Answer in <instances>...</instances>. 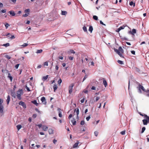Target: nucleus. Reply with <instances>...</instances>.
I'll return each mask as SVG.
<instances>
[{"mask_svg": "<svg viewBox=\"0 0 149 149\" xmlns=\"http://www.w3.org/2000/svg\"><path fill=\"white\" fill-rule=\"evenodd\" d=\"M144 119L143 120L142 122L144 125H147L148 123H149V116H148L146 114H144Z\"/></svg>", "mask_w": 149, "mask_h": 149, "instance_id": "1", "label": "nucleus"}, {"mask_svg": "<svg viewBox=\"0 0 149 149\" xmlns=\"http://www.w3.org/2000/svg\"><path fill=\"white\" fill-rule=\"evenodd\" d=\"M23 91L22 89H19L18 91L17 92V97L19 100L21 99V96L22 95H23Z\"/></svg>", "mask_w": 149, "mask_h": 149, "instance_id": "2", "label": "nucleus"}, {"mask_svg": "<svg viewBox=\"0 0 149 149\" xmlns=\"http://www.w3.org/2000/svg\"><path fill=\"white\" fill-rule=\"evenodd\" d=\"M114 50L117 54L119 52H120L122 53H123V50L121 47H119L118 49H114Z\"/></svg>", "mask_w": 149, "mask_h": 149, "instance_id": "3", "label": "nucleus"}, {"mask_svg": "<svg viewBox=\"0 0 149 149\" xmlns=\"http://www.w3.org/2000/svg\"><path fill=\"white\" fill-rule=\"evenodd\" d=\"M138 88L139 89V92L140 93H141V90H142L144 92L146 91V90L144 87L142 86H141L140 84L139 85V86L138 87Z\"/></svg>", "mask_w": 149, "mask_h": 149, "instance_id": "4", "label": "nucleus"}, {"mask_svg": "<svg viewBox=\"0 0 149 149\" xmlns=\"http://www.w3.org/2000/svg\"><path fill=\"white\" fill-rule=\"evenodd\" d=\"M74 86V84H71L69 86V92L70 94H71V93L72 92L73 87Z\"/></svg>", "mask_w": 149, "mask_h": 149, "instance_id": "5", "label": "nucleus"}, {"mask_svg": "<svg viewBox=\"0 0 149 149\" xmlns=\"http://www.w3.org/2000/svg\"><path fill=\"white\" fill-rule=\"evenodd\" d=\"M19 104V105L22 106L24 109H25L26 108V104L24 102L22 101H20Z\"/></svg>", "mask_w": 149, "mask_h": 149, "instance_id": "6", "label": "nucleus"}, {"mask_svg": "<svg viewBox=\"0 0 149 149\" xmlns=\"http://www.w3.org/2000/svg\"><path fill=\"white\" fill-rule=\"evenodd\" d=\"M136 33V30L135 29H133L132 30V31H130L129 32V33L133 35H134V34Z\"/></svg>", "mask_w": 149, "mask_h": 149, "instance_id": "7", "label": "nucleus"}, {"mask_svg": "<svg viewBox=\"0 0 149 149\" xmlns=\"http://www.w3.org/2000/svg\"><path fill=\"white\" fill-rule=\"evenodd\" d=\"M41 100L42 102L44 104H46V101L45 98L44 97H42L41 99Z\"/></svg>", "mask_w": 149, "mask_h": 149, "instance_id": "8", "label": "nucleus"}, {"mask_svg": "<svg viewBox=\"0 0 149 149\" xmlns=\"http://www.w3.org/2000/svg\"><path fill=\"white\" fill-rule=\"evenodd\" d=\"M10 35V36H9V37H10V38L11 39H14L15 37L14 36V35H10V33H7L5 35L6 36H8V35Z\"/></svg>", "mask_w": 149, "mask_h": 149, "instance_id": "9", "label": "nucleus"}, {"mask_svg": "<svg viewBox=\"0 0 149 149\" xmlns=\"http://www.w3.org/2000/svg\"><path fill=\"white\" fill-rule=\"evenodd\" d=\"M42 130L44 131H47L48 129L47 126L45 125H43L42 127Z\"/></svg>", "mask_w": 149, "mask_h": 149, "instance_id": "10", "label": "nucleus"}, {"mask_svg": "<svg viewBox=\"0 0 149 149\" xmlns=\"http://www.w3.org/2000/svg\"><path fill=\"white\" fill-rule=\"evenodd\" d=\"M103 84L104 85L105 87H106L107 86V83L106 81L104 79V78H103Z\"/></svg>", "mask_w": 149, "mask_h": 149, "instance_id": "11", "label": "nucleus"}, {"mask_svg": "<svg viewBox=\"0 0 149 149\" xmlns=\"http://www.w3.org/2000/svg\"><path fill=\"white\" fill-rule=\"evenodd\" d=\"M3 107L2 105H0V112L1 113L3 112Z\"/></svg>", "mask_w": 149, "mask_h": 149, "instance_id": "12", "label": "nucleus"}, {"mask_svg": "<svg viewBox=\"0 0 149 149\" xmlns=\"http://www.w3.org/2000/svg\"><path fill=\"white\" fill-rule=\"evenodd\" d=\"M58 116L60 117H62V114L61 113V110L60 109H58Z\"/></svg>", "mask_w": 149, "mask_h": 149, "instance_id": "13", "label": "nucleus"}, {"mask_svg": "<svg viewBox=\"0 0 149 149\" xmlns=\"http://www.w3.org/2000/svg\"><path fill=\"white\" fill-rule=\"evenodd\" d=\"M10 100V97L9 95H8L7 97V99L6 100V102L7 104H8Z\"/></svg>", "mask_w": 149, "mask_h": 149, "instance_id": "14", "label": "nucleus"}, {"mask_svg": "<svg viewBox=\"0 0 149 149\" xmlns=\"http://www.w3.org/2000/svg\"><path fill=\"white\" fill-rule=\"evenodd\" d=\"M67 14V12L66 11H61V14L62 15H66Z\"/></svg>", "mask_w": 149, "mask_h": 149, "instance_id": "15", "label": "nucleus"}, {"mask_svg": "<svg viewBox=\"0 0 149 149\" xmlns=\"http://www.w3.org/2000/svg\"><path fill=\"white\" fill-rule=\"evenodd\" d=\"M9 13L12 16H14L15 15V13L13 11H10Z\"/></svg>", "mask_w": 149, "mask_h": 149, "instance_id": "16", "label": "nucleus"}, {"mask_svg": "<svg viewBox=\"0 0 149 149\" xmlns=\"http://www.w3.org/2000/svg\"><path fill=\"white\" fill-rule=\"evenodd\" d=\"M79 143V141H77V142L74 145L73 147L74 148H77L78 146Z\"/></svg>", "mask_w": 149, "mask_h": 149, "instance_id": "17", "label": "nucleus"}, {"mask_svg": "<svg viewBox=\"0 0 149 149\" xmlns=\"http://www.w3.org/2000/svg\"><path fill=\"white\" fill-rule=\"evenodd\" d=\"M31 102L35 104L36 106H38V104L36 100L32 101Z\"/></svg>", "mask_w": 149, "mask_h": 149, "instance_id": "18", "label": "nucleus"}, {"mask_svg": "<svg viewBox=\"0 0 149 149\" xmlns=\"http://www.w3.org/2000/svg\"><path fill=\"white\" fill-rule=\"evenodd\" d=\"M11 95L14 98L16 97V94L14 92L12 91L11 92Z\"/></svg>", "mask_w": 149, "mask_h": 149, "instance_id": "19", "label": "nucleus"}, {"mask_svg": "<svg viewBox=\"0 0 149 149\" xmlns=\"http://www.w3.org/2000/svg\"><path fill=\"white\" fill-rule=\"evenodd\" d=\"M8 78H9L10 79V81H12V80H13V77L11 76V74L10 73H8Z\"/></svg>", "mask_w": 149, "mask_h": 149, "instance_id": "20", "label": "nucleus"}, {"mask_svg": "<svg viewBox=\"0 0 149 149\" xmlns=\"http://www.w3.org/2000/svg\"><path fill=\"white\" fill-rule=\"evenodd\" d=\"M48 132L49 134H52L53 133V130L52 129H49L48 130Z\"/></svg>", "mask_w": 149, "mask_h": 149, "instance_id": "21", "label": "nucleus"}, {"mask_svg": "<svg viewBox=\"0 0 149 149\" xmlns=\"http://www.w3.org/2000/svg\"><path fill=\"white\" fill-rule=\"evenodd\" d=\"M93 30V27L90 26L89 27V29H88V31L90 32L91 33H92Z\"/></svg>", "mask_w": 149, "mask_h": 149, "instance_id": "22", "label": "nucleus"}, {"mask_svg": "<svg viewBox=\"0 0 149 149\" xmlns=\"http://www.w3.org/2000/svg\"><path fill=\"white\" fill-rule=\"evenodd\" d=\"M76 111L77 116H78L79 113V110L78 108H77L75 110V111Z\"/></svg>", "mask_w": 149, "mask_h": 149, "instance_id": "23", "label": "nucleus"}, {"mask_svg": "<svg viewBox=\"0 0 149 149\" xmlns=\"http://www.w3.org/2000/svg\"><path fill=\"white\" fill-rule=\"evenodd\" d=\"M54 91L55 92L57 88V86L56 85H54L53 86Z\"/></svg>", "mask_w": 149, "mask_h": 149, "instance_id": "24", "label": "nucleus"}, {"mask_svg": "<svg viewBox=\"0 0 149 149\" xmlns=\"http://www.w3.org/2000/svg\"><path fill=\"white\" fill-rule=\"evenodd\" d=\"M42 52V49L37 50L36 53L37 54L41 53Z\"/></svg>", "mask_w": 149, "mask_h": 149, "instance_id": "25", "label": "nucleus"}, {"mask_svg": "<svg viewBox=\"0 0 149 149\" xmlns=\"http://www.w3.org/2000/svg\"><path fill=\"white\" fill-rule=\"evenodd\" d=\"M22 126L20 125H18L17 126V130L19 131L21 128Z\"/></svg>", "mask_w": 149, "mask_h": 149, "instance_id": "26", "label": "nucleus"}, {"mask_svg": "<svg viewBox=\"0 0 149 149\" xmlns=\"http://www.w3.org/2000/svg\"><path fill=\"white\" fill-rule=\"evenodd\" d=\"M28 45V44L27 43H24L23 45H21V46L22 47H24L27 46V45Z\"/></svg>", "mask_w": 149, "mask_h": 149, "instance_id": "27", "label": "nucleus"}, {"mask_svg": "<svg viewBox=\"0 0 149 149\" xmlns=\"http://www.w3.org/2000/svg\"><path fill=\"white\" fill-rule=\"evenodd\" d=\"M48 75H47L45 76H44L42 78V80L44 81L46 80L48 78Z\"/></svg>", "mask_w": 149, "mask_h": 149, "instance_id": "28", "label": "nucleus"}, {"mask_svg": "<svg viewBox=\"0 0 149 149\" xmlns=\"http://www.w3.org/2000/svg\"><path fill=\"white\" fill-rule=\"evenodd\" d=\"M62 82V80L61 78H60L57 81L59 85H60Z\"/></svg>", "mask_w": 149, "mask_h": 149, "instance_id": "29", "label": "nucleus"}, {"mask_svg": "<svg viewBox=\"0 0 149 149\" xmlns=\"http://www.w3.org/2000/svg\"><path fill=\"white\" fill-rule=\"evenodd\" d=\"M71 122L72 123L73 125H75L76 124V121H75L74 120H72Z\"/></svg>", "mask_w": 149, "mask_h": 149, "instance_id": "30", "label": "nucleus"}, {"mask_svg": "<svg viewBox=\"0 0 149 149\" xmlns=\"http://www.w3.org/2000/svg\"><path fill=\"white\" fill-rule=\"evenodd\" d=\"M3 45L6 47H7L10 46V44L8 43H7L6 44H3Z\"/></svg>", "mask_w": 149, "mask_h": 149, "instance_id": "31", "label": "nucleus"}, {"mask_svg": "<svg viewBox=\"0 0 149 149\" xmlns=\"http://www.w3.org/2000/svg\"><path fill=\"white\" fill-rule=\"evenodd\" d=\"M117 62L119 64L122 65L123 64V62L122 61L118 60L117 61Z\"/></svg>", "mask_w": 149, "mask_h": 149, "instance_id": "32", "label": "nucleus"}, {"mask_svg": "<svg viewBox=\"0 0 149 149\" xmlns=\"http://www.w3.org/2000/svg\"><path fill=\"white\" fill-rule=\"evenodd\" d=\"M83 29L84 32H87V28L86 26H83Z\"/></svg>", "mask_w": 149, "mask_h": 149, "instance_id": "33", "label": "nucleus"}, {"mask_svg": "<svg viewBox=\"0 0 149 149\" xmlns=\"http://www.w3.org/2000/svg\"><path fill=\"white\" fill-rule=\"evenodd\" d=\"M93 18L96 20H98V17L96 16V15H94L93 16Z\"/></svg>", "mask_w": 149, "mask_h": 149, "instance_id": "34", "label": "nucleus"}, {"mask_svg": "<svg viewBox=\"0 0 149 149\" xmlns=\"http://www.w3.org/2000/svg\"><path fill=\"white\" fill-rule=\"evenodd\" d=\"M146 130V128L145 127H143L142 128L141 133H143Z\"/></svg>", "mask_w": 149, "mask_h": 149, "instance_id": "35", "label": "nucleus"}, {"mask_svg": "<svg viewBox=\"0 0 149 149\" xmlns=\"http://www.w3.org/2000/svg\"><path fill=\"white\" fill-rule=\"evenodd\" d=\"M126 26V25H123V26H120L119 28L120 29V30L123 29L125 28V26Z\"/></svg>", "mask_w": 149, "mask_h": 149, "instance_id": "36", "label": "nucleus"}, {"mask_svg": "<svg viewBox=\"0 0 149 149\" xmlns=\"http://www.w3.org/2000/svg\"><path fill=\"white\" fill-rule=\"evenodd\" d=\"M29 13H26L25 14L23 15L22 16H23V17H27V16H28Z\"/></svg>", "mask_w": 149, "mask_h": 149, "instance_id": "37", "label": "nucleus"}, {"mask_svg": "<svg viewBox=\"0 0 149 149\" xmlns=\"http://www.w3.org/2000/svg\"><path fill=\"white\" fill-rule=\"evenodd\" d=\"M5 57L8 59H10L11 58V57L8 55H6L5 56Z\"/></svg>", "mask_w": 149, "mask_h": 149, "instance_id": "38", "label": "nucleus"}, {"mask_svg": "<svg viewBox=\"0 0 149 149\" xmlns=\"http://www.w3.org/2000/svg\"><path fill=\"white\" fill-rule=\"evenodd\" d=\"M85 124V122L84 120H82L80 124L81 125H84Z\"/></svg>", "mask_w": 149, "mask_h": 149, "instance_id": "39", "label": "nucleus"}, {"mask_svg": "<svg viewBox=\"0 0 149 149\" xmlns=\"http://www.w3.org/2000/svg\"><path fill=\"white\" fill-rule=\"evenodd\" d=\"M30 11V10L29 9H26L25 10V12L26 13H28Z\"/></svg>", "mask_w": 149, "mask_h": 149, "instance_id": "40", "label": "nucleus"}, {"mask_svg": "<svg viewBox=\"0 0 149 149\" xmlns=\"http://www.w3.org/2000/svg\"><path fill=\"white\" fill-rule=\"evenodd\" d=\"M19 64H16L15 66V68L16 69H18V67H19Z\"/></svg>", "mask_w": 149, "mask_h": 149, "instance_id": "41", "label": "nucleus"}, {"mask_svg": "<svg viewBox=\"0 0 149 149\" xmlns=\"http://www.w3.org/2000/svg\"><path fill=\"white\" fill-rule=\"evenodd\" d=\"M91 118V117L90 116H88V117H87L86 118V120L87 121H88V120H90V119Z\"/></svg>", "mask_w": 149, "mask_h": 149, "instance_id": "42", "label": "nucleus"}, {"mask_svg": "<svg viewBox=\"0 0 149 149\" xmlns=\"http://www.w3.org/2000/svg\"><path fill=\"white\" fill-rule=\"evenodd\" d=\"M44 66H47L48 65V63L47 62H45L44 63Z\"/></svg>", "mask_w": 149, "mask_h": 149, "instance_id": "43", "label": "nucleus"}, {"mask_svg": "<svg viewBox=\"0 0 149 149\" xmlns=\"http://www.w3.org/2000/svg\"><path fill=\"white\" fill-rule=\"evenodd\" d=\"M70 52L71 53L74 54L75 53V52L72 49L70 50Z\"/></svg>", "mask_w": 149, "mask_h": 149, "instance_id": "44", "label": "nucleus"}, {"mask_svg": "<svg viewBox=\"0 0 149 149\" xmlns=\"http://www.w3.org/2000/svg\"><path fill=\"white\" fill-rule=\"evenodd\" d=\"M9 26V24L8 23H6L5 24V26L6 28V29L8 28V27Z\"/></svg>", "mask_w": 149, "mask_h": 149, "instance_id": "45", "label": "nucleus"}, {"mask_svg": "<svg viewBox=\"0 0 149 149\" xmlns=\"http://www.w3.org/2000/svg\"><path fill=\"white\" fill-rule=\"evenodd\" d=\"M100 99V97L97 96L95 98V101L97 102L98 100Z\"/></svg>", "mask_w": 149, "mask_h": 149, "instance_id": "46", "label": "nucleus"}, {"mask_svg": "<svg viewBox=\"0 0 149 149\" xmlns=\"http://www.w3.org/2000/svg\"><path fill=\"white\" fill-rule=\"evenodd\" d=\"M94 134L95 136H97L98 135V132L97 131H95L94 132Z\"/></svg>", "mask_w": 149, "mask_h": 149, "instance_id": "47", "label": "nucleus"}, {"mask_svg": "<svg viewBox=\"0 0 149 149\" xmlns=\"http://www.w3.org/2000/svg\"><path fill=\"white\" fill-rule=\"evenodd\" d=\"M1 11L2 13H6V9L2 10Z\"/></svg>", "mask_w": 149, "mask_h": 149, "instance_id": "48", "label": "nucleus"}, {"mask_svg": "<svg viewBox=\"0 0 149 149\" xmlns=\"http://www.w3.org/2000/svg\"><path fill=\"white\" fill-rule=\"evenodd\" d=\"M120 134L122 135H124V134H125V131H122L121 132H120Z\"/></svg>", "mask_w": 149, "mask_h": 149, "instance_id": "49", "label": "nucleus"}, {"mask_svg": "<svg viewBox=\"0 0 149 149\" xmlns=\"http://www.w3.org/2000/svg\"><path fill=\"white\" fill-rule=\"evenodd\" d=\"M3 100L0 98V105H2V103H3Z\"/></svg>", "mask_w": 149, "mask_h": 149, "instance_id": "50", "label": "nucleus"}, {"mask_svg": "<svg viewBox=\"0 0 149 149\" xmlns=\"http://www.w3.org/2000/svg\"><path fill=\"white\" fill-rule=\"evenodd\" d=\"M36 116H37V115L36 114H34L32 116V117L33 118H35L36 117Z\"/></svg>", "mask_w": 149, "mask_h": 149, "instance_id": "51", "label": "nucleus"}, {"mask_svg": "<svg viewBox=\"0 0 149 149\" xmlns=\"http://www.w3.org/2000/svg\"><path fill=\"white\" fill-rule=\"evenodd\" d=\"M26 90H27V91H30V90L29 88L27 86H26Z\"/></svg>", "mask_w": 149, "mask_h": 149, "instance_id": "52", "label": "nucleus"}, {"mask_svg": "<svg viewBox=\"0 0 149 149\" xmlns=\"http://www.w3.org/2000/svg\"><path fill=\"white\" fill-rule=\"evenodd\" d=\"M76 65L77 66H80V63H79V62L78 61H77V62L76 63Z\"/></svg>", "mask_w": 149, "mask_h": 149, "instance_id": "53", "label": "nucleus"}, {"mask_svg": "<svg viewBox=\"0 0 149 149\" xmlns=\"http://www.w3.org/2000/svg\"><path fill=\"white\" fill-rule=\"evenodd\" d=\"M100 23L101 24H102L104 25V26H106L105 24H104L103 23V22L102 21L100 20Z\"/></svg>", "mask_w": 149, "mask_h": 149, "instance_id": "54", "label": "nucleus"}, {"mask_svg": "<svg viewBox=\"0 0 149 149\" xmlns=\"http://www.w3.org/2000/svg\"><path fill=\"white\" fill-rule=\"evenodd\" d=\"M131 53L133 55H135V51L133 50V51H131Z\"/></svg>", "mask_w": 149, "mask_h": 149, "instance_id": "55", "label": "nucleus"}, {"mask_svg": "<svg viewBox=\"0 0 149 149\" xmlns=\"http://www.w3.org/2000/svg\"><path fill=\"white\" fill-rule=\"evenodd\" d=\"M69 59L70 60H72L73 59V57L72 56H69Z\"/></svg>", "mask_w": 149, "mask_h": 149, "instance_id": "56", "label": "nucleus"}, {"mask_svg": "<svg viewBox=\"0 0 149 149\" xmlns=\"http://www.w3.org/2000/svg\"><path fill=\"white\" fill-rule=\"evenodd\" d=\"M42 66V65H40L37 66V69H39V68H41Z\"/></svg>", "mask_w": 149, "mask_h": 149, "instance_id": "57", "label": "nucleus"}, {"mask_svg": "<svg viewBox=\"0 0 149 149\" xmlns=\"http://www.w3.org/2000/svg\"><path fill=\"white\" fill-rule=\"evenodd\" d=\"M122 39L123 40H128V39L125 37H123V38H122Z\"/></svg>", "mask_w": 149, "mask_h": 149, "instance_id": "58", "label": "nucleus"}, {"mask_svg": "<svg viewBox=\"0 0 149 149\" xmlns=\"http://www.w3.org/2000/svg\"><path fill=\"white\" fill-rule=\"evenodd\" d=\"M84 98L81 100L80 102L81 103H83L84 102Z\"/></svg>", "mask_w": 149, "mask_h": 149, "instance_id": "59", "label": "nucleus"}, {"mask_svg": "<svg viewBox=\"0 0 149 149\" xmlns=\"http://www.w3.org/2000/svg\"><path fill=\"white\" fill-rule=\"evenodd\" d=\"M72 114H70L69 115V116H68V118H69V119H70V118H71V117H72Z\"/></svg>", "mask_w": 149, "mask_h": 149, "instance_id": "60", "label": "nucleus"}, {"mask_svg": "<svg viewBox=\"0 0 149 149\" xmlns=\"http://www.w3.org/2000/svg\"><path fill=\"white\" fill-rule=\"evenodd\" d=\"M58 68H59V67L57 65H56V66L55 67V69L56 70H58Z\"/></svg>", "mask_w": 149, "mask_h": 149, "instance_id": "61", "label": "nucleus"}, {"mask_svg": "<svg viewBox=\"0 0 149 149\" xmlns=\"http://www.w3.org/2000/svg\"><path fill=\"white\" fill-rule=\"evenodd\" d=\"M57 142V140L55 139H54L53 140V143L54 144H55V143Z\"/></svg>", "mask_w": 149, "mask_h": 149, "instance_id": "62", "label": "nucleus"}, {"mask_svg": "<svg viewBox=\"0 0 149 149\" xmlns=\"http://www.w3.org/2000/svg\"><path fill=\"white\" fill-rule=\"evenodd\" d=\"M91 89L92 90H95L96 89V88L95 86H93L91 88Z\"/></svg>", "mask_w": 149, "mask_h": 149, "instance_id": "63", "label": "nucleus"}, {"mask_svg": "<svg viewBox=\"0 0 149 149\" xmlns=\"http://www.w3.org/2000/svg\"><path fill=\"white\" fill-rule=\"evenodd\" d=\"M133 1H131L130 3V6H132L133 4Z\"/></svg>", "mask_w": 149, "mask_h": 149, "instance_id": "64", "label": "nucleus"}]
</instances>
